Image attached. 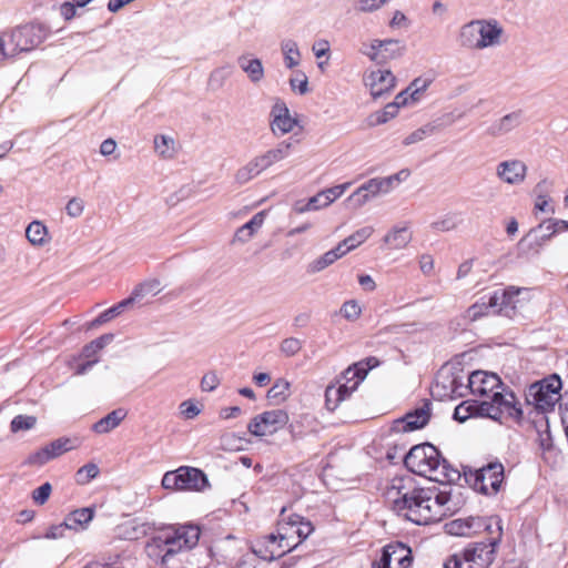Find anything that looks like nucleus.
Masks as SVG:
<instances>
[{
  "label": "nucleus",
  "instance_id": "39",
  "mask_svg": "<svg viewBox=\"0 0 568 568\" xmlns=\"http://www.w3.org/2000/svg\"><path fill=\"white\" fill-rule=\"evenodd\" d=\"M113 338L114 335L111 333L101 335L100 337L93 339L83 347L82 356L85 358L93 357L99 351H101L108 344H110L113 341Z\"/></svg>",
  "mask_w": 568,
  "mask_h": 568
},
{
  "label": "nucleus",
  "instance_id": "45",
  "mask_svg": "<svg viewBox=\"0 0 568 568\" xmlns=\"http://www.w3.org/2000/svg\"><path fill=\"white\" fill-rule=\"evenodd\" d=\"M160 291V282L156 280L144 282L136 286L129 297H134V302L146 294L155 295Z\"/></svg>",
  "mask_w": 568,
  "mask_h": 568
},
{
  "label": "nucleus",
  "instance_id": "28",
  "mask_svg": "<svg viewBox=\"0 0 568 568\" xmlns=\"http://www.w3.org/2000/svg\"><path fill=\"white\" fill-rule=\"evenodd\" d=\"M412 241V233L406 226H395L385 236L384 242L393 250H400Z\"/></svg>",
  "mask_w": 568,
  "mask_h": 568
},
{
  "label": "nucleus",
  "instance_id": "23",
  "mask_svg": "<svg viewBox=\"0 0 568 568\" xmlns=\"http://www.w3.org/2000/svg\"><path fill=\"white\" fill-rule=\"evenodd\" d=\"M273 114L274 119L271 123V129L275 135L286 134L296 125V120L290 115V111L284 104H276L273 109Z\"/></svg>",
  "mask_w": 568,
  "mask_h": 568
},
{
  "label": "nucleus",
  "instance_id": "25",
  "mask_svg": "<svg viewBox=\"0 0 568 568\" xmlns=\"http://www.w3.org/2000/svg\"><path fill=\"white\" fill-rule=\"evenodd\" d=\"M126 412L123 408H118L110 412L108 415L99 419L92 425V430L95 434H108L115 429L121 422L125 418Z\"/></svg>",
  "mask_w": 568,
  "mask_h": 568
},
{
  "label": "nucleus",
  "instance_id": "59",
  "mask_svg": "<svg viewBox=\"0 0 568 568\" xmlns=\"http://www.w3.org/2000/svg\"><path fill=\"white\" fill-rule=\"evenodd\" d=\"M457 226V219L454 214L446 215L445 217L432 223V227L436 231L446 232Z\"/></svg>",
  "mask_w": 568,
  "mask_h": 568
},
{
  "label": "nucleus",
  "instance_id": "4",
  "mask_svg": "<svg viewBox=\"0 0 568 568\" xmlns=\"http://www.w3.org/2000/svg\"><path fill=\"white\" fill-rule=\"evenodd\" d=\"M200 539V529L194 525L168 527L154 535L145 546L146 555L154 561L166 564L182 550L195 547Z\"/></svg>",
  "mask_w": 568,
  "mask_h": 568
},
{
  "label": "nucleus",
  "instance_id": "10",
  "mask_svg": "<svg viewBox=\"0 0 568 568\" xmlns=\"http://www.w3.org/2000/svg\"><path fill=\"white\" fill-rule=\"evenodd\" d=\"M524 288L509 286L504 290H497L490 294V306L493 313L511 318L517 312L519 304V294Z\"/></svg>",
  "mask_w": 568,
  "mask_h": 568
},
{
  "label": "nucleus",
  "instance_id": "27",
  "mask_svg": "<svg viewBox=\"0 0 568 568\" xmlns=\"http://www.w3.org/2000/svg\"><path fill=\"white\" fill-rule=\"evenodd\" d=\"M347 253V250L343 248V245L338 244L334 248L327 251L322 256L313 261L308 266V272L317 273L333 264L335 261L341 258Z\"/></svg>",
  "mask_w": 568,
  "mask_h": 568
},
{
  "label": "nucleus",
  "instance_id": "31",
  "mask_svg": "<svg viewBox=\"0 0 568 568\" xmlns=\"http://www.w3.org/2000/svg\"><path fill=\"white\" fill-rule=\"evenodd\" d=\"M378 364L379 362L376 357H367L349 366L344 372L343 377L344 379L348 381L354 379L355 377H358L359 379L364 381L368 371L376 367Z\"/></svg>",
  "mask_w": 568,
  "mask_h": 568
},
{
  "label": "nucleus",
  "instance_id": "32",
  "mask_svg": "<svg viewBox=\"0 0 568 568\" xmlns=\"http://www.w3.org/2000/svg\"><path fill=\"white\" fill-rule=\"evenodd\" d=\"M237 62L252 82H260L264 78V68L260 59H248L242 55L239 58Z\"/></svg>",
  "mask_w": 568,
  "mask_h": 568
},
{
  "label": "nucleus",
  "instance_id": "42",
  "mask_svg": "<svg viewBox=\"0 0 568 568\" xmlns=\"http://www.w3.org/2000/svg\"><path fill=\"white\" fill-rule=\"evenodd\" d=\"M290 394V383L285 379H277L268 389L267 397L277 403L283 402Z\"/></svg>",
  "mask_w": 568,
  "mask_h": 568
},
{
  "label": "nucleus",
  "instance_id": "64",
  "mask_svg": "<svg viewBox=\"0 0 568 568\" xmlns=\"http://www.w3.org/2000/svg\"><path fill=\"white\" fill-rule=\"evenodd\" d=\"M182 415L186 419H192L200 414V408L192 400H184L180 405Z\"/></svg>",
  "mask_w": 568,
  "mask_h": 568
},
{
  "label": "nucleus",
  "instance_id": "40",
  "mask_svg": "<svg viewBox=\"0 0 568 568\" xmlns=\"http://www.w3.org/2000/svg\"><path fill=\"white\" fill-rule=\"evenodd\" d=\"M293 146L292 142L283 141L278 143L275 148L267 150L264 152L266 156L268 158L272 165H274L277 162L283 161L290 155L291 148Z\"/></svg>",
  "mask_w": 568,
  "mask_h": 568
},
{
  "label": "nucleus",
  "instance_id": "22",
  "mask_svg": "<svg viewBox=\"0 0 568 568\" xmlns=\"http://www.w3.org/2000/svg\"><path fill=\"white\" fill-rule=\"evenodd\" d=\"M483 521L478 517L458 518L445 525L446 531L453 536H471L480 532Z\"/></svg>",
  "mask_w": 568,
  "mask_h": 568
},
{
  "label": "nucleus",
  "instance_id": "61",
  "mask_svg": "<svg viewBox=\"0 0 568 568\" xmlns=\"http://www.w3.org/2000/svg\"><path fill=\"white\" fill-rule=\"evenodd\" d=\"M290 85L293 91L298 92L300 94H305L308 92V80L304 73L295 78H291Z\"/></svg>",
  "mask_w": 568,
  "mask_h": 568
},
{
  "label": "nucleus",
  "instance_id": "14",
  "mask_svg": "<svg viewBox=\"0 0 568 568\" xmlns=\"http://www.w3.org/2000/svg\"><path fill=\"white\" fill-rule=\"evenodd\" d=\"M498 406L478 403V400H464L454 410V419L464 423L469 417H486L496 420Z\"/></svg>",
  "mask_w": 568,
  "mask_h": 568
},
{
  "label": "nucleus",
  "instance_id": "43",
  "mask_svg": "<svg viewBox=\"0 0 568 568\" xmlns=\"http://www.w3.org/2000/svg\"><path fill=\"white\" fill-rule=\"evenodd\" d=\"M37 424V418L31 415H18L16 416L11 423L10 428L11 432L18 433L21 430L32 429Z\"/></svg>",
  "mask_w": 568,
  "mask_h": 568
},
{
  "label": "nucleus",
  "instance_id": "34",
  "mask_svg": "<svg viewBox=\"0 0 568 568\" xmlns=\"http://www.w3.org/2000/svg\"><path fill=\"white\" fill-rule=\"evenodd\" d=\"M93 510L91 508H81L70 513L65 518V525L69 529L79 530L92 520Z\"/></svg>",
  "mask_w": 568,
  "mask_h": 568
},
{
  "label": "nucleus",
  "instance_id": "58",
  "mask_svg": "<svg viewBox=\"0 0 568 568\" xmlns=\"http://www.w3.org/2000/svg\"><path fill=\"white\" fill-rule=\"evenodd\" d=\"M539 227H546L549 233L546 235L550 237L551 235L564 232L568 230V222L564 220H548L539 225Z\"/></svg>",
  "mask_w": 568,
  "mask_h": 568
},
{
  "label": "nucleus",
  "instance_id": "36",
  "mask_svg": "<svg viewBox=\"0 0 568 568\" xmlns=\"http://www.w3.org/2000/svg\"><path fill=\"white\" fill-rule=\"evenodd\" d=\"M374 233V229L372 226H364L349 236H347L344 241H342L339 244L343 245L344 250H347V253L357 246H359L362 243H364L367 239L372 236Z\"/></svg>",
  "mask_w": 568,
  "mask_h": 568
},
{
  "label": "nucleus",
  "instance_id": "9",
  "mask_svg": "<svg viewBox=\"0 0 568 568\" xmlns=\"http://www.w3.org/2000/svg\"><path fill=\"white\" fill-rule=\"evenodd\" d=\"M288 419V414L284 409H272L255 416L247 428L254 436L272 435L283 428Z\"/></svg>",
  "mask_w": 568,
  "mask_h": 568
},
{
  "label": "nucleus",
  "instance_id": "24",
  "mask_svg": "<svg viewBox=\"0 0 568 568\" xmlns=\"http://www.w3.org/2000/svg\"><path fill=\"white\" fill-rule=\"evenodd\" d=\"M521 123V112L515 111L506 114L505 116L494 121L487 128V134L494 138L505 135L519 126Z\"/></svg>",
  "mask_w": 568,
  "mask_h": 568
},
{
  "label": "nucleus",
  "instance_id": "29",
  "mask_svg": "<svg viewBox=\"0 0 568 568\" xmlns=\"http://www.w3.org/2000/svg\"><path fill=\"white\" fill-rule=\"evenodd\" d=\"M134 304V297H128L118 304L113 305L112 307L105 310L102 312L98 317H95L90 324L89 328L98 327L112 318L120 315L126 307H130Z\"/></svg>",
  "mask_w": 568,
  "mask_h": 568
},
{
  "label": "nucleus",
  "instance_id": "15",
  "mask_svg": "<svg viewBox=\"0 0 568 568\" xmlns=\"http://www.w3.org/2000/svg\"><path fill=\"white\" fill-rule=\"evenodd\" d=\"M430 402H424L420 407L408 412L402 419L396 420L395 428L403 432L423 428L430 418Z\"/></svg>",
  "mask_w": 568,
  "mask_h": 568
},
{
  "label": "nucleus",
  "instance_id": "18",
  "mask_svg": "<svg viewBox=\"0 0 568 568\" xmlns=\"http://www.w3.org/2000/svg\"><path fill=\"white\" fill-rule=\"evenodd\" d=\"M527 174V165L519 160L500 162L496 168V175L505 183L517 185L524 182Z\"/></svg>",
  "mask_w": 568,
  "mask_h": 568
},
{
  "label": "nucleus",
  "instance_id": "16",
  "mask_svg": "<svg viewBox=\"0 0 568 568\" xmlns=\"http://www.w3.org/2000/svg\"><path fill=\"white\" fill-rule=\"evenodd\" d=\"M436 386L444 389L443 396L463 397L468 389L464 377L450 369L442 368L436 378Z\"/></svg>",
  "mask_w": 568,
  "mask_h": 568
},
{
  "label": "nucleus",
  "instance_id": "62",
  "mask_svg": "<svg viewBox=\"0 0 568 568\" xmlns=\"http://www.w3.org/2000/svg\"><path fill=\"white\" fill-rule=\"evenodd\" d=\"M346 382L344 384H341L338 387H335L336 390H339V395H343V400L348 398L353 392H355L362 382L358 377H355L354 379H345Z\"/></svg>",
  "mask_w": 568,
  "mask_h": 568
},
{
  "label": "nucleus",
  "instance_id": "60",
  "mask_svg": "<svg viewBox=\"0 0 568 568\" xmlns=\"http://www.w3.org/2000/svg\"><path fill=\"white\" fill-rule=\"evenodd\" d=\"M83 210L84 202L80 197H72L65 206L67 214L71 217H79Z\"/></svg>",
  "mask_w": 568,
  "mask_h": 568
},
{
  "label": "nucleus",
  "instance_id": "38",
  "mask_svg": "<svg viewBox=\"0 0 568 568\" xmlns=\"http://www.w3.org/2000/svg\"><path fill=\"white\" fill-rule=\"evenodd\" d=\"M155 152L165 159H171L175 154V141L169 135H156L154 138Z\"/></svg>",
  "mask_w": 568,
  "mask_h": 568
},
{
  "label": "nucleus",
  "instance_id": "11",
  "mask_svg": "<svg viewBox=\"0 0 568 568\" xmlns=\"http://www.w3.org/2000/svg\"><path fill=\"white\" fill-rule=\"evenodd\" d=\"M77 446V439H71L68 437L58 438L41 449L29 455L27 464L31 466H42L49 460L61 456L62 454L75 448Z\"/></svg>",
  "mask_w": 568,
  "mask_h": 568
},
{
  "label": "nucleus",
  "instance_id": "41",
  "mask_svg": "<svg viewBox=\"0 0 568 568\" xmlns=\"http://www.w3.org/2000/svg\"><path fill=\"white\" fill-rule=\"evenodd\" d=\"M432 83L430 79L417 78L406 89L409 92L412 103L420 101L424 92Z\"/></svg>",
  "mask_w": 568,
  "mask_h": 568
},
{
  "label": "nucleus",
  "instance_id": "13",
  "mask_svg": "<svg viewBox=\"0 0 568 568\" xmlns=\"http://www.w3.org/2000/svg\"><path fill=\"white\" fill-rule=\"evenodd\" d=\"M395 77L389 70H371L364 75V83L376 100L389 93L395 87Z\"/></svg>",
  "mask_w": 568,
  "mask_h": 568
},
{
  "label": "nucleus",
  "instance_id": "35",
  "mask_svg": "<svg viewBox=\"0 0 568 568\" xmlns=\"http://www.w3.org/2000/svg\"><path fill=\"white\" fill-rule=\"evenodd\" d=\"M263 171L255 158L250 160L245 165L240 168L235 173V181L240 185H244L258 176Z\"/></svg>",
  "mask_w": 568,
  "mask_h": 568
},
{
  "label": "nucleus",
  "instance_id": "56",
  "mask_svg": "<svg viewBox=\"0 0 568 568\" xmlns=\"http://www.w3.org/2000/svg\"><path fill=\"white\" fill-rule=\"evenodd\" d=\"M52 491L50 483H44L32 491V499L38 505H43L48 501Z\"/></svg>",
  "mask_w": 568,
  "mask_h": 568
},
{
  "label": "nucleus",
  "instance_id": "37",
  "mask_svg": "<svg viewBox=\"0 0 568 568\" xmlns=\"http://www.w3.org/2000/svg\"><path fill=\"white\" fill-rule=\"evenodd\" d=\"M489 314H494L493 306H490V295L481 297L480 301L473 304L466 311V317L469 321H476L479 317L489 315Z\"/></svg>",
  "mask_w": 568,
  "mask_h": 568
},
{
  "label": "nucleus",
  "instance_id": "33",
  "mask_svg": "<svg viewBox=\"0 0 568 568\" xmlns=\"http://www.w3.org/2000/svg\"><path fill=\"white\" fill-rule=\"evenodd\" d=\"M281 51L284 57V63L287 69L297 67L301 62V52L297 42L292 39H284L281 42Z\"/></svg>",
  "mask_w": 568,
  "mask_h": 568
},
{
  "label": "nucleus",
  "instance_id": "53",
  "mask_svg": "<svg viewBox=\"0 0 568 568\" xmlns=\"http://www.w3.org/2000/svg\"><path fill=\"white\" fill-rule=\"evenodd\" d=\"M341 402H343V395H339V390H336L334 386H328L325 390L326 408L335 410Z\"/></svg>",
  "mask_w": 568,
  "mask_h": 568
},
{
  "label": "nucleus",
  "instance_id": "2",
  "mask_svg": "<svg viewBox=\"0 0 568 568\" xmlns=\"http://www.w3.org/2000/svg\"><path fill=\"white\" fill-rule=\"evenodd\" d=\"M467 387L475 396L483 397L478 403L498 406L496 420L503 423L505 418L519 420L523 410L513 392L508 390L497 374L484 371L473 372L467 377Z\"/></svg>",
  "mask_w": 568,
  "mask_h": 568
},
{
  "label": "nucleus",
  "instance_id": "30",
  "mask_svg": "<svg viewBox=\"0 0 568 568\" xmlns=\"http://www.w3.org/2000/svg\"><path fill=\"white\" fill-rule=\"evenodd\" d=\"M26 237L33 246H43L49 243V232L41 221H32L26 229Z\"/></svg>",
  "mask_w": 568,
  "mask_h": 568
},
{
  "label": "nucleus",
  "instance_id": "8",
  "mask_svg": "<svg viewBox=\"0 0 568 568\" xmlns=\"http://www.w3.org/2000/svg\"><path fill=\"white\" fill-rule=\"evenodd\" d=\"M505 477L504 465L491 460L475 471V487L485 495H495L500 490Z\"/></svg>",
  "mask_w": 568,
  "mask_h": 568
},
{
  "label": "nucleus",
  "instance_id": "57",
  "mask_svg": "<svg viewBox=\"0 0 568 568\" xmlns=\"http://www.w3.org/2000/svg\"><path fill=\"white\" fill-rule=\"evenodd\" d=\"M372 199L369 197L368 193L363 191L361 186L356 189L348 197L347 202L354 207L359 209L363 205H365L367 202H369Z\"/></svg>",
  "mask_w": 568,
  "mask_h": 568
},
{
  "label": "nucleus",
  "instance_id": "44",
  "mask_svg": "<svg viewBox=\"0 0 568 568\" xmlns=\"http://www.w3.org/2000/svg\"><path fill=\"white\" fill-rule=\"evenodd\" d=\"M252 556L260 557L263 560H274V551L268 548V535L256 541V544L252 547Z\"/></svg>",
  "mask_w": 568,
  "mask_h": 568
},
{
  "label": "nucleus",
  "instance_id": "51",
  "mask_svg": "<svg viewBox=\"0 0 568 568\" xmlns=\"http://www.w3.org/2000/svg\"><path fill=\"white\" fill-rule=\"evenodd\" d=\"M433 130H434V126H432L430 124L419 128V129L415 130L414 132H412L410 134H408L404 139L403 144L410 145V144L417 143V142L424 140L427 135H430L433 133Z\"/></svg>",
  "mask_w": 568,
  "mask_h": 568
},
{
  "label": "nucleus",
  "instance_id": "19",
  "mask_svg": "<svg viewBox=\"0 0 568 568\" xmlns=\"http://www.w3.org/2000/svg\"><path fill=\"white\" fill-rule=\"evenodd\" d=\"M297 546L293 540L292 534L285 528L284 524L280 523L277 534L268 535V548L274 551V559L283 557Z\"/></svg>",
  "mask_w": 568,
  "mask_h": 568
},
{
  "label": "nucleus",
  "instance_id": "21",
  "mask_svg": "<svg viewBox=\"0 0 568 568\" xmlns=\"http://www.w3.org/2000/svg\"><path fill=\"white\" fill-rule=\"evenodd\" d=\"M179 471L183 480L181 490H203L209 486L206 475L197 468L182 466Z\"/></svg>",
  "mask_w": 568,
  "mask_h": 568
},
{
  "label": "nucleus",
  "instance_id": "47",
  "mask_svg": "<svg viewBox=\"0 0 568 568\" xmlns=\"http://www.w3.org/2000/svg\"><path fill=\"white\" fill-rule=\"evenodd\" d=\"M397 112L398 111L396 110V106L388 103L382 111H378L371 116V124H384L388 122L390 119L395 118Z\"/></svg>",
  "mask_w": 568,
  "mask_h": 568
},
{
  "label": "nucleus",
  "instance_id": "12",
  "mask_svg": "<svg viewBox=\"0 0 568 568\" xmlns=\"http://www.w3.org/2000/svg\"><path fill=\"white\" fill-rule=\"evenodd\" d=\"M413 562L412 551L404 545L384 547L379 560L372 568H409Z\"/></svg>",
  "mask_w": 568,
  "mask_h": 568
},
{
  "label": "nucleus",
  "instance_id": "48",
  "mask_svg": "<svg viewBox=\"0 0 568 568\" xmlns=\"http://www.w3.org/2000/svg\"><path fill=\"white\" fill-rule=\"evenodd\" d=\"M387 45H398L397 40H374L371 44V51L366 52L367 57L372 61L379 62V54L383 51L384 47Z\"/></svg>",
  "mask_w": 568,
  "mask_h": 568
},
{
  "label": "nucleus",
  "instance_id": "1",
  "mask_svg": "<svg viewBox=\"0 0 568 568\" xmlns=\"http://www.w3.org/2000/svg\"><path fill=\"white\" fill-rule=\"evenodd\" d=\"M386 498L398 515L416 525L439 521L449 510L446 507L450 499L448 493L416 487L412 477L394 478Z\"/></svg>",
  "mask_w": 568,
  "mask_h": 568
},
{
  "label": "nucleus",
  "instance_id": "3",
  "mask_svg": "<svg viewBox=\"0 0 568 568\" xmlns=\"http://www.w3.org/2000/svg\"><path fill=\"white\" fill-rule=\"evenodd\" d=\"M404 464L409 471L442 484L455 483L460 478V473L442 458L439 450L429 443L412 447Z\"/></svg>",
  "mask_w": 568,
  "mask_h": 568
},
{
  "label": "nucleus",
  "instance_id": "20",
  "mask_svg": "<svg viewBox=\"0 0 568 568\" xmlns=\"http://www.w3.org/2000/svg\"><path fill=\"white\" fill-rule=\"evenodd\" d=\"M284 510L285 509L283 508L281 516L282 524H284L285 528L288 529L293 537L296 536L298 538L296 541L297 544L306 539L314 530L312 523L310 520H305L302 516L296 514L285 517Z\"/></svg>",
  "mask_w": 568,
  "mask_h": 568
},
{
  "label": "nucleus",
  "instance_id": "55",
  "mask_svg": "<svg viewBox=\"0 0 568 568\" xmlns=\"http://www.w3.org/2000/svg\"><path fill=\"white\" fill-rule=\"evenodd\" d=\"M302 348V342L295 337H288L282 341L281 352L286 356H294Z\"/></svg>",
  "mask_w": 568,
  "mask_h": 568
},
{
  "label": "nucleus",
  "instance_id": "17",
  "mask_svg": "<svg viewBox=\"0 0 568 568\" xmlns=\"http://www.w3.org/2000/svg\"><path fill=\"white\" fill-rule=\"evenodd\" d=\"M496 548V546L480 541L467 547L463 556L470 561L475 568H488L495 559Z\"/></svg>",
  "mask_w": 568,
  "mask_h": 568
},
{
  "label": "nucleus",
  "instance_id": "6",
  "mask_svg": "<svg viewBox=\"0 0 568 568\" xmlns=\"http://www.w3.org/2000/svg\"><path fill=\"white\" fill-rule=\"evenodd\" d=\"M45 38V30L41 24H26L16 28L1 37L7 59H12L21 52H28L38 47Z\"/></svg>",
  "mask_w": 568,
  "mask_h": 568
},
{
  "label": "nucleus",
  "instance_id": "7",
  "mask_svg": "<svg viewBox=\"0 0 568 568\" xmlns=\"http://www.w3.org/2000/svg\"><path fill=\"white\" fill-rule=\"evenodd\" d=\"M561 387L560 377L551 375L548 378L531 384L526 393V400L540 412L550 410L560 399Z\"/></svg>",
  "mask_w": 568,
  "mask_h": 568
},
{
  "label": "nucleus",
  "instance_id": "54",
  "mask_svg": "<svg viewBox=\"0 0 568 568\" xmlns=\"http://www.w3.org/2000/svg\"><path fill=\"white\" fill-rule=\"evenodd\" d=\"M351 186V182H346V183H343V184H339V185H335L333 187H329V189H326L323 191L324 195H325V201H324V204H331L333 203L336 199H338L339 196H342L344 194V192Z\"/></svg>",
  "mask_w": 568,
  "mask_h": 568
},
{
  "label": "nucleus",
  "instance_id": "52",
  "mask_svg": "<svg viewBox=\"0 0 568 568\" xmlns=\"http://www.w3.org/2000/svg\"><path fill=\"white\" fill-rule=\"evenodd\" d=\"M324 201L325 195L323 191L318 192L316 195L312 196L304 206L297 207V212L304 213L307 211H316L322 207L328 206L329 204H324Z\"/></svg>",
  "mask_w": 568,
  "mask_h": 568
},
{
  "label": "nucleus",
  "instance_id": "63",
  "mask_svg": "<svg viewBox=\"0 0 568 568\" xmlns=\"http://www.w3.org/2000/svg\"><path fill=\"white\" fill-rule=\"evenodd\" d=\"M220 384L217 375L213 372L206 373L201 379V389L203 392H212Z\"/></svg>",
  "mask_w": 568,
  "mask_h": 568
},
{
  "label": "nucleus",
  "instance_id": "46",
  "mask_svg": "<svg viewBox=\"0 0 568 568\" xmlns=\"http://www.w3.org/2000/svg\"><path fill=\"white\" fill-rule=\"evenodd\" d=\"M98 475L99 467L93 463H88L77 471V481L80 485H85Z\"/></svg>",
  "mask_w": 568,
  "mask_h": 568
},
{
  "label": "nucleus",
  "instance_id": "26",
  "mask_svg": "<svg viewBox=\"0 0 568 568\" xmlns=\"http://www.w3.org/2000/svg\"><path fill=\"white\" fill-rule=\"evenodd\" d=\"M478 520L483 521L480 532L486 531L489 536L485 542L497 547L503 536L501 519L498 516H490L478 517Z\"/></svg>",
  "mask_w": 568,
  "mask_h": 568
},
{
  "label": "nucleus",
  "instance_id": "5",
  "mask_svg": "<svg viewBox=\"0 0 568 568\" xmlns=\"http://www.w3.org/2000/svg\"><path fill=\"white\" fill-rule=\"evenodd\" d=\"M503 28L495 19H477L459 29L458 43L469 50H484L499 44Z\"/></svg>",
  "mask_w": 568,
  "mask_h": 568
},
{
  "label": "nucleus",
  "instance_id": "49",
  "mask_svg": "<svg viewBox=\"0 0 568 568\" xmlns=\"http://www.w3.org/2000/svg\"><path fill=\"white\" fill-rule=\"evenodd\" d=\"M362 308L355 300L346 301L341 307V314L347 321H355L361 316Z\"/></svg>",
  "mask_w": 568,
  "mask_h": 568
},
{
  "label": "nucleus",
  "instance_id": "50",
  "mask_svg": "<svg viewBox=\"0 0 568 568\" xmlns=\"http://www.w3.org/2000/svg\"><path fill=\"white\" fill-rule=\"evenodd\" d=\"M182 477L179 468L174 471H168L162 478V486L165 489L181 490Z\"/></svg>",
  "mask_w": 568,
  "mask_h": 568
}]
</instances>
